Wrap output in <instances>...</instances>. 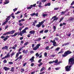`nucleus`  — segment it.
Listing matches in <instances>:
<instances>
[{
    "instance_id": "a19ab883",
    "label": "nucleus",
    "mask_w": 74,
    "mask_h": 74,
    "mask_svg": "<svg viewBox=\"0 0 74 74\" xmlns=\"http://www.w3.org/2000/svg\"><path fill=\"white\" fill-rule=\"evenodd\" d=\"M19 55V53H17L16 56V58H18Z\"/></svg>"
},
{
    "instance_id": "bb28decb",
    "label": "nucleus",
    "mask_w": 74,
    "mask_h": 74,
    "mask_svg": "<svg viewBox=\"0 0 74 74\" xmlns=\"http://www.w3.org/2000/svg\"><path fill=\"white\" fill-rule=\"evenodd\" d=\"M60 49V47H57V48L56 49H55V51H59V50Z\"/></svg>"
},
{
    "instance_id": "423d86ee",
    "label": "nucleus",
    "mask_w": 74,
    "mask_h": 74,
    "mask_svg": "<svg viewBox=\"0 0 74 74\" xmlns=\"http://www.w3.org/2000/svg\"><path fill=\"white\" fill-rule=\"evenodd\" d=\"M40 45H41V44H38L36 45V47L33 48V50H34V51H36L37 49H38V48H39V47H40Z\"/></svg>"
},
{
    "instance_id": "603ef678",
    "label": "nucleus",
    "mask_w": 74,
    "mask_h": 74,
    "mask_svg": "<svg viewBox=\"0 0 74 74\" xmlns=\"http://www.w3.org/2000/svg\"><path fill=\"white\" fill-rule=\"evenodd\" d=\"M53 61H50V62H49V64H52V63H53Z\"/></svg>"
},
{
    "instance_id": "c9c22d12",
    "label": "nucleus",
    "mask_w": 74,
    "mask_h": 74,
    "mask_svg": "<svg viewBox=\"0 0 74 74\" xmlns=\"http://www.w3.org/2000/svg\"><path fill=\"white\" fill-rule=\"evenodd\" d=\"M56 42H55L54 43H53V45L54 47H56L57 46V45H56Z\"/></svg>"
},
{
    "instance_id": "39448f33",
    "label": "nucleus",
    "mask_w": 74,
    "mask_h": 74,
    "mask_svg": "<svg viewBox=\"0 0 74 74\" xmlns=\"http://www.w3.org/2000/svg\"><path fill=\"white\" fill-rule=\"evenodd\" d=\"M43 23H44V22L43 21H42L40 22H39V24L36 25V27L38 28H40V27H41V26L42 25V24H43Z\"/></svg>"
},
{
    "instance_id": "bf43d9fd",
    "label": "nucleus",
    "mask_w": 74,
    "mask_h": 74,
    "mask_svg": "<svg viewBox=\"0 0 74 74\" xmlns=\"http://www.w3.org/2000/svg\"><path fill=\"white\" fill-rule=\"evenodd\" d=\"M55 56H56V55H51V57H52L53 58H54V57H55Z\"/></svg>"
},
{
    "instance_id": "6e6552de",
    "label": "nucleus",
    "mask_w": 74,
    "mask_h": 74,
    "mask_svg": "<svg viewBox=\"0 0 74 74\" xmlns=\"http://www.w3.org/2000/svg\"><path fill=\"white\" fill-rule=\"evenodd\" d=\"M36 5V3H35L33 5H30V7H28L27 8V10H30L32 8V7H35Z\"/></svg>"
},
{
    "instance_id": "0e129e2a",
    "label": "nucleus",
    "mask_w": 74,
    "mask_h": 74,
    "mask_svg": "<svg viewBox=\"0 0 74 74\" xmlns=\"http://www.w3.org/2000/svg\"><path fill=\"white\" fill-rule=\"evenodd\" d=\"M23 37H21L20 38V40H23Z\"/></svg>"
},
{
    "instance_id": "1a4fd4ad",
    "label": "nucleus",
    "mask_w": 74,
    "mask_h": 74,
    "mask_svg": "<svg viewBox=\"0 0 74 74\" xmlns=\"http://www.w3.org/2000/svg\"><path fill=\"white\" fill-rule=\"evenodd\" d=\"M8 46H6L2 48L1 49L3 50L5 49L6 50H8Z\"/></svg>"
},
{
    "instance_id": "7c9ffc66",
    "label": "nucleus",
    "mask_w": 74,
    "mask_h": 74,
    "mask_svg": "<svg viewBox=\"0 0 74 74\" xmlns=\"http://www.w3.org/2000/svg\"><path fill=\"white\" fill-rule=\"evenodd\" d=\"M65 13H66V11L62 12H61V15H64V14H65Z\"/></svg>"
},
{
    "instance_id": "f8f14e48",
    "label": "nucleus",
    "mask_w": 74,
    "mask_h": 74,
    "mask_svg": "<svg viewBox=\"0 0 74 74\" xmlns=\"http://www.w3.org/2000/svg\"><path fill=\"white\" fill-rule=\"evenodd\" d=\"M54 19L51 21V22L52 23L54 22L55 21H58L59 18L58 17L54 18Z\"/></svg>"
},
{
    "instance_id": "e2e57ef3",
    "label": "nucleus",
    "mask_w": 74,
    "mask_h": 74,
    "mask_svg": "<svg viewBox=\"0 0 74 74\" xmlns=\"http://www.w3.org/2000/svg\"><path fill=\"white\" fill-rule=\"evenodd\" d=\"M36 56H40V55H38V53H36Z\"/></svg>"
},
{
    "instance_id": "5701e85b",
    "label": "nucleus",
    "mask_w": 74,
    "mask_h": 74,
    "mask_svg": "<svg viewBox=\"0 0 74 74\" xmlns=\"http://www.w3.org/2000/svg\"><path fill=\"white\" fill-rule=\"evenodd\" d=\"M44 70H45V67H43L40 70V72H41V71H43Z\"/></svg>"
},
{
    "instance_id": "412c9836",
    "label": "nucleus",
    "mask_w": 74,
    "mask_h": 74,
    "mask_svg": "<svg viewBox=\"0 0 74 74\" xmlns=\"http://www.w3.org/2000/svg\"><path fill=\"white\" fill-rule=\"evenodd\" d=\"M51 5V3H48L45 5V6H50Z\"/></svg>"
},
{
    "instance_id": "f704fd0d",
    "label": "nucleus",
    "mask_w": 74,
    "mask_h": 74,
    "mask_svg": "<svg viewBox=\"0 0 74 74\" xmlns=\"http://www.w3.org/2000/svg\"><path fill=\"white\" fill-rule=\"evenodd\" d=\"M64 19V18L63 17H62L60 19V21H59V22L60 23V22L62 20H63Z\"/></svg>"
},
{
    "instance_id": "0eeeda50",
    "label": "nucleus",
    "mask_w": 74,
    "mask_h": 74,
    "mask_svg": "<svg viewBox=\"0 0 74 74\" xmlns=\"http://www.w3.org/2000/svg\"><path fill=\"white\" fill-rule=\"evenodd\" d=\"M10 56V53H8V54H7V55L5 56V57L1 58V60H3V59H7L8 58H9Z\"/></svg>"
},
{
    "instance_id": "cd10ccee",
    "label": "nucleus",
    "mask_w": 74,
    "mask_h": 74,
    "mask_svg": "<svg viewBox=\"0 0 74 74\" xmlns=\"http://www.w3.org/2000/svg\"><path fill=\"white\" fill-rule=\"evenodd\" d=\"M41 40V38H39L38 39L35 40V41H39Z\"/></svg>"
},
{
    "instance_id": "58836bf2",
    "label": "nucleus",
    "mask_w": 74,
    "mask_h": 74,
    "mask_svg": "<svg viewBox=\"0 0 74 74\" xmlns=\"http://www.w3.org/2000/svg\"><path fill=\"white\" fill-rule=\"evenodd\" d=\"M21 73H23L25 71V69H21Z\"/></svg>"
},
{
    "instance_id": "f3484780",
    "label": "nucleus",
    "mask_w": 74,
    "mask_h": 74,
    "mask_svg": "<svg viewBox=\"0 0 74 74\" xmlns=\"http://www.w3.org/2000/svg\"><path fill=\"white\" fill-rule=\"evenodd\" d=\"M25 21V19L23 18L21 20H19L18 21V22L19 23H21V22H23V21Z\"/></svg>"
},
{
    "instance_id": "f03ea898",
    "label": "nucleus",
    "mask_w": 74,
    "mask_h": 74,
    "mask_svg": "<svg viewBox=\"0 0 74 74\" xmlns=\"http://www.w3.org/2000/svg\"><path fill=\"white\" fill-rule=\"evenodd\" d=\"M72 53V52L70 50H68L66 51H65L64 54H62V57H66L67 56H68L69 55V54H70L71 53Z\"/></svg>"
},
{
    "instance_id": "a211bd4d",
    "label": "nucleus",
    "mask_w": 74,
    "mask_h": 74,
    "mask_svg": "<svg viewBox=\"0 0 74 74\" xmlns=\"http://www.w3.org/2000/svg\"><path fill=\"white\" fill-rule=\"evenodd\" d=\"M28 51V50L27 49L25 51V50H24L23 51V52L24 53H27V52Z\"/></svg>"
},
{
    "instance_id": "4be33fe9",
    "label": "nucleus",
    "mask_w": 74,
    "mask_h": 74,
    "mask_svg": "<svg viewBox=\"0 0 74 74\" xmlns=\"http://www.w3.org/2000/svg\"><path fill=\"white\" fill-rule=\"evenodd\" d=\"M8 22L7 21H5L4 22H3L2 24V25H6L7 24V23Z\"/></svg>"
},
{
    "instance_id": "79ce46f5",
    "label": "nucleus",
    "mask_w": 74,
    "mask_h": 74,
    "mask_svg": "<svg viewBox=\"0 0 74 74\" xmlns=\"http://www.w3.org/2000/svg\"><path fill=\"white\" fill-rule=\"evenodd\" d=\"M26 14H27V13H25L24 15V16H25V17H26V18H27V16H28V15H26Z\"/></svg>"
},
{
    "instance_id": "aec40b11",
    "label": "nucleus",
    "mask_w": 74,
    "mask_h": 74,
    "mask_svg": "<svg viewBox=\"0 0 74 74\" xmlns=\"http://www.w3.org/2000/svg\"><path fill=\"white\" fill-rule=\"evenodd\" d=\"M22 57H23V56L22 55H20L19 58V59L18 60V61H20L21 60V59L22 58Z\"/></svg>"
},
{
    "instance_id": "c756f323",
    "label": "nucleus",
    "mask_w": 74,
    "mask_h": 74,
    "mask_svg": "<svg viewBox=\"0 0 74 74\" xmlns=\"http://www.w3.org/2000/svg\"><path fill=\"white\" fill-rule=\"evenodd\" d=\"M56 17H57V15H56V16H53L52 17V18H51V19L50 21H52V20L54 18H56Z\"/></svg>"
},
{
    "instance_id": "8fccbe9b",
    "label": "nucleus",
    "mask_w": 74,
    "mask_h": 74,
    "mask_svg": "<svg viewBox=\"0 0 74 74\" xmlns=\"http://www.w3.org/2000/svg\"><path fill=\"white\" fill-rule=\"evenodd\" d=\"M20 12H20V11H18L17 13H16L15 14L16 15H17V14H18L20 13Z\"/></svg>"
},
{
    "instance_id": "5fc2aeb1",
    "label": "nucleus",
    "mask_w": 74,
    "mask_h": 74,
    "mask_svg": "<svg viewBox=\"0 0 74 74\" xmlns=\"http://www.w3.org/2000/svg\"><path fill=\"white\" fill-rule=\"evenodd\" d=\"M34 65V63H32L31 64V66H32V67H33Z\"/></svg>"
},
{
    "instance_id": "2eb2a0df",
    "label": "nucleus",
    "mask_w": 74,
    "mask_h": 74,
    "mask_svg": "<svg viewBox=\"0 0 74 74\" xmlns=\"http://www.w3.org/2000/svg\"><path fill=\"white\" fill-rule=\"evenodd\" d=\"M35 32L34 31H31L29 32V33H30V34H35Z\"/></svg>"
},
{
    "instance_id": "338daca9",
    "label": "nucleus",
    "mask_w": 74,
    "mask_h": 74,
    "mask_svg": "<svg viewBox=\"0 0 74 74\" xmlns=\"http://www.w3.org/2000/svg\"><path fill=\"white\" fill-rule=\"evenodd\" d=\"M44 55L45 56H47V53H45Z\"/></svg>"
},
{
    "instance_id": "dca6fc26",
    "label": "nucleus",
    "mask_w": 74,
    "mask_h": 74,
    "mask_svg": "<svg viewBox=\"0 0 74 74\" xmlns=\"http://www.w3.org/2000/svg\"><path fill=\"white\" fill-rule=\"evenodd\" d=\"M42 15L43 17H45L46 16H48V14H47L43 13Z\"/></svg>"
},
{
    "instance_id": "09e8293b",
    "label": "nucleus",
    "mask_w": 74,
    "mask_h": 74,
    "mask_svg": "<svg viewBox=\"0 0 74 74\" xmlns=\"http://www.w3.org/2000/svg\"><path fill=\"white\" fill-rule=\"evenodd\" d=\"M74 1H73L72 3H71V5H74Z\"/></svg>"
},
{
    "instance_id": "6e6d98bb",
    "label": "nucleus",
    "mask_w": 74,
    "mask_h": 74,
    "mask_svg": "<svg viewBox=\"0 0 74 74\" xmlns=\"http://www.w3.org/2000/svg\"><path fill=\"white\" fill-rule=\"evenodd\" d=\"M8 64H13V62H9L8 63Z\"/></svg>"
},
{
    "instance_id": "393cba45",
    "label": "nucleus",
    "mask_w": 74,
    "mask_h": 74,
    "mask_svg": "<svg viewBox=\"0 0 74 74\" xmlns=\"http://www.w3.org/2000/svg\"><path fill=\"white\" fill-rule=\"evenodd\" d=\"M5 2L4 3L5 4H8V3H10V1H7V0H5Z\"/></svg>"
},
{
    "instance_id": "e433bc0d",
    "label": "nucleus",
    "mask_w": 74,
    "mask_h": 74,
    "mask_svg": "<svg viewBox=\"0 0 74 74\" xmlns=\"http://www.w3.org/2000/svg\"><path fill=\"white\" fill-rule=\"evenodd\" d=\"M23 33H22V32H20V34H18V35H20V36H23Z\"/></svg>"
},
{
    "instance_id": "9b49d317",
    "label": "nucleus",
    "mask_w": 74,
    "mask_h": 74,
    "mask_svg": "<svg viewBox=\"0 0 74 74\" xmlns=\"http://www.w3.org/2000/svg\"><path fill=\"white\" fill-rule=\"evenodd\" d=\"M3 69H4V70H5V71H8V70H10V69L7 67L5 66L3 68Z\"/></svg>"
},
{
    "instance_id": "3c124183",
    "label": "nucleus",
    "mask_w": 74,
    "mask_h": 74,
    "mask_svg": "<svg viewBox=\"0 0 74 74\" xmlns=\"http://www.w3.org/2000/svg\"><path fill=\"white\" fill-rule=\"evenodd\" d=\"M26 64H27V63L26 62H25V63H24L23 65V66H24V67H25V66H26Z\"/></svg>"
},
{
    "instance_id": "ddd939ff",
    "label": "nucleus",
    "mask_w": 74,
    "mask_h": 74,
    "mask_svg": "<svg viewBox=\"0 0 74 74\" xmlns=\"http://www.w3.org/2000/svg\"><path fill=\"white\" fill-rule=\"evenodd\" d=\"M74 19V17H70V18L68 19V21L71 22V21H73Z\"/></svg>"
},
{
    "instance_id": "9d476101",
    "label": "nucleus",
    "mask_w": 74,
    "mask_h": 74,
    "mask_svg": "<svg viewBox=\"0 0 74 74\" xmlns=\"http://www.w3.org/2000/svg\"><path fill=\"white\" fill-rule=\"evenodd\" d=\"M34 57L33 56L32 57V58L29 59V60L30 61H31V63L33 62H34Z\"/></svg>"
},
{
    "instance_id": "13d9d810",
    "label": "nucleus",
    "mask_w": 74,
    "mask_h": 74,
    "mask_svg": "<svg viewBox=\"0 0 74 74\" xmlns=\"http://www.w3.org/2000/svg\"><path fill=\"white\" fill-rule=\"evenodd\" d=\"M30 53H34V51H30Z\"/></svg>"
},
{
    "instance_id": "c03bdc74",
    "label": "nucleus",
    "mask_w": 74,
    "mask_h": 74,
    "mask_svg": "<svg viewBox=\"0 0 74 74\" xmlns=\"http://www.w3.org/2000/svg\"><path fill=\"white\" fill-rule=\"evenodd\" d=\"M42 63L40 62V64L38 65L39 67H40L41 66H42Z\"/></svg>"
},
{
    "instance_id": "4c0bfd02",
    "label": "nucleus",
    "mask_w": 74,
    "mask_h": 74,
    "mask_svg": "<svg viewBox=\"0 0 74 74\" xmlns=\"http://www.w3.org/2000/svg\"><path fill=\"white\" fill-rule=\"evenodd\" d=\"M59 9V7L55 8H54V10H58Z\"/></svg>"
},
{
    "instance_id": "774afa93",
    "label": "nucleus",
    "mask_w": 74,
    "mask_h": 74,
    "mask_svg": "<svg viewBox=\"0 0 74 74\" xmlns=\"http://www.w3.org/2000/svg\"><path fill=\"white\" fill-rule=\"evenodd\" d=\"M45 72H42L41 73H40L39 74H44L45 73Z\"/></svg>"
},
{
    "instance_id": "69168bd1",
    "label": "nucleus",
    "mask_w": 74,
    "mask_h": 74,
    "mask_svg": "<svg viewBox=\"0 0 74 74\" xmlns=\"http://www.w3.org/2000/svg\"><path fill=\"white\" fill-rule=\"evenodd\" d=\"M49 46H47L45 48V49H46L48 50V48H49Z\"/></svg>"
},
{
    "instance_id": "20e7f679",
    "label": "nucleus",
    "mask_w": 74,
    "mask_h": 74,
    "mask_svg": "<svg viewBox=\"0 0 74 74\" xmlns=\"http://www.w3.org/2000/svg\"><path fill=\"white\" fill-rule=\"evenodd\" d=\"M1 38H2V39H3V40L4 41H6V40H8V38H10V36H6V37L2 36L1 37Z\"/></svg>"
},
{
    "instance_id": "72a5a7b5",
    "label": "nucleus",
    "mask_w": 74,
    "mask_h": 74,
    "mask_svg": "<svg viewBox=\"0 0 74 74\" xmlns=\"http://www.w3.org/2000/svg\"><path fill=\"white\" fill-rule=\"evenodd\" d=\"M58 62V60H56L55 61H53V63H57Z\"/></svg>"
},
{
    "instance_id": "37998d69",
    "label": "nucleus",
    "mask_w": 74,
    "mask_h": 74,
    "mask_svg": "<svg viewBox=\"0 0 74 74\" xmlns=\"http://www.w3.org/2000/svg\"><path fill=\"white\" fill-rule=\"evenodd\" d=\"M54 39L55 40H56V41H58V40H59V38L58 37H55Z\"/></svg>"
},
{
    "instance_id": "c85d7f7f",
    "label": "nucleus",
    "mask_w": 74,
    "mask_h": 74,
    "mask_svg": "<svg viewBox=\"0 0 74 74\" xmlns=\"http://www.w3.org/2000/svg\"><path fill=\"white\" fill-rule=\"evenodd\" d=\"M14 55H15V53L14 52L10 54L11 58H12V56H14Z\"/></svg>"
},
{
    "instance_id": "a18cd8bd",
    "label": "nucleus",
    "mask_w": 74,
    "mask_h": 74,
    "mask_svg": "<svg viewBox=\"0 0 74 74\" xmlns=\"http://www.w3.org/2000/svg\"><path fill=\"white\" fill-rule=\"evenodd\" d=\"M29 44V42H25V43H24V45H27V44Z\"/></svg>"
},
{
    "instance_id": "a878e982",
    "label": "nucleus",
    "mask_w": 74,
    "mask_h": 74,
    "mask_svg": "<svg viewBox=\"0 0 74 74\" xmlns=\"http://www.w3.org/2000/svg\"><path fill=\"white\" fill-rule=\"evenodd\" d=\"M53 32H55L56 31V27L55 26H53Z\"/></svg>"
},
{
    "instance_id": "4468645a",
    "label": "nucleus",
    "mask_w": 74,
    "mask_h": 74,
    "mask_svg": "<svg viewBox=\"0 0 74 74\" xmlns=\"http://www.w3.org/2000/svg\"><path fill=\"white\" fill-rule=\"evenodd\" d=\"M10 17H11V16H8L7 18H6L5 19L6 21H7L8 22V21L10 20Z\"/></svg>"
},
{
    "instance_id": "2f4dec72",
    "label": "nucleus",
    "mask_w": 74,
    "mask_h": 74,
    "mask_svg": "<svg viewBox=\"0 0 74 74\" xmlns=\"http://www.w3.org/2000/svg\"><path fill=\"white\" fill-rule=\"evenodd\" d=\"M30 15H31V16H34V15H36V13H34L32 14H30Z\"/></svg>"
},
{
    "instance_id": "49530a36",
    "label": "nucleus",
    "mask_w": 74,
    "mask_h": 74,
    "mask_svg": "<svg viewBox=\"0 0 74 74\" xmlns=\"http://www.w3.org/2000/svg\"><path fill=\"white\" fill-rule=\"evenodd\" d=\"M3 62L4 63H6L7 62V60H5L3 61Z\"/></svg>"
},
{
    "instance_id": "b1692460",
    "label": "nucleus",
    "mask_w": 74,
    "mask_h": 74,
    "mask_svg": "<svg viewBox=\"0 0 74 74\" xmlns=\"http://www.w3.org/2000/svg\"><path fill=\"white\" fill-rule=\"evenodd\" d=\"M10 71H12V72H14V67H12L11 68V69Z\"/></svg>"
},
{
    "instance_id": "7ed1b4c3",
    "label": "nucleus",
    "mask_w": 74,
    "mask_h": 74,
    "mask_svg": "<svg viewBox=\"0 0 74 74\" xmlns=\"http://www.w3.org/2000/svg\"><path fill=\"white\" fill-rule=\"evenodd\" d=\"M15 30H12L11 31L7 32L6 33H4L3 34V36H6V35H8V34H13L15 33Z\"/></svg>"
},
{
    "instance_id": "f257e3e1",
    "label": "nucleus",
    "mask_w": 74,
    "mask_h": 74,
    "mask_svg": "<svg viewBox=\"0 0 74 74\" xmlns=\"http://www.w3.org/2000/svg\"><path fill=\"white\" fill-rule=\"evenodd\" d=\"M74 64V57L69 59V64H70L69 67V65L65 67V69L66 71H70V69L72 66ZM69 67V68H68Z\"/></svg>"
},
{
    "instance_id": "ea45409f",
    "label": "nucleus",
    "mask_w": 74,
    "mask_h": 74,
    "mask_svg": "<svg viewBox=\"0 0 74 74\" xmlns=\"http://www.w3.org/2000/svg\"><path fill=\"white\" fill-rule=\"evenodd\" d=\"M18 10V8H15V9H14L13 10L14 11V12H15L16 11H17V10Z\"/></svg>"
},
{
    "instance_id": "680f3d73",
    "label": "nucleus",
    "mask_w": 74,
    "mask_h": 74,
    "mask_svg": "<svg viewBox=\"0 0 74 74\" xmlns=\"http://www.w3.org/2000/svg\"><path fill=\"white\" fill-rule=\"evenodd\" d=\"M41 60H42V59H41L39 60L38 61V63H41Z\"/></svg>"
},
{
    "instance_id": "4d7b16f0",
    "label": "nucleus",
    "mask_w": 74,
    "mask_h": 74,
    "mask_svg": "<svg viewBox=\"0 0 74 74\" xmlns=\"http://www.w3.org/2000/svg\"><path fill=\"white\" fill-rule=\"evenodd\" d=\"M46 1H47V0H42L41 2L42 3H44V2H45Z\"/></svg>"
},
{
    "instance_id": "052dcab7",
    "label": "nucleus",
    "mask_w": 74,
    "mask_h": 74,
    "mask_svg": "<svg viewBox=\"0 0 74 74\" xmlns=\"http://www.w3.org/2000/svg\"><path fill=\"white\" fill-rule=\"evenodd\" d=\"M69 43L67 42L66 43H65L64 44L65 46H66V45H69Z\"/></svg>"
},
{
    "instance_id": "864d4df0",
    "label": "nucleus",
    "mask_w": 74,
    "mask_h": 74,
    "mask_svg": "<svg viewBox=\"0 0 74 74\" xmlns=\"http://www.w3.org/2000/svg\"><path fill=\"white\" fill-rule=\"evenodd\" d=\"M43 32H44V30H43L39 32L40 33H43Z\"/></svg>"
},
{
    "instance_id": "de8ad7c7",
    "label": "nucleus",
    "mask_w": 74,
    "mask_h": 74,
    "mask_svg": "<svg viewBox=\"0 0 74 74\" xmlns=\"http://www.w3.org/2000/svg\"><path fill=\"white\" fill-rule=\"evenodd\" d=\"M48 29H46L44 31V33H48Z\"/></svg>"
},
{
    "instance_id": "6ab92c4d",
    "label": "nucleus",
    "mask_w": 74,
    "mask_h": 74,
    "mask_svg": "<svg viewBox=\"0 0 74 74\" xmlns=\"http://www.w3.org/2000/svg\"><path fill=\"white\" fill-rule=\"evenodd\" d=\"M17 35V34L16 33H15L14 35H11L10 36L12 37H15V36H16Z\"/></svg>"
},
{
    "instance_id": "473e14b6",
    "label": "nucleus",
    "mask_w": 74,
    "mask_h": 74,
    "mask_svg": "<svg viewBox=\"0 0 74 74\" xmlns=\"http://www.w3.org/2000/svg\"><path fill=\"white\" fill-rule=\"evenodd\" d=\"M22 33H27V32H26V31L24 29L22 31Z\"/></svg>"
}]
</instances>
